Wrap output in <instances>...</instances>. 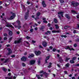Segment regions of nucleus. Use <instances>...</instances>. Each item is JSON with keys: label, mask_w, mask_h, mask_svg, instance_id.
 <instances>
[{"label": "nucleus", "mask_w": 79, "mask_h": 79, "mask_svg": "<svg viewBox=\"0 0 79 79\" xmlns=\"http://www.w3.org/2000/svg\"><path fill=\"white\" fill-rule=\"evenodd\" d=\"M11 57H12V58H15V55H12V56H11Z\"/></svg>", "instance_id": "47"}, {"label": "nucleus", "mask_w": 79, "mask_h": 79, "mask_svg": "<svg viewBox=\"0 0 79 79\" xmlns=\"http://www.w3.org/2000/svg\"><path fill=\"white\" fill-rule=\"evenodd\" d=\"M65 16L66 18L67 19H69L70 18H71V17H70V16L69 15V14H66L65 15Z\"/></svg>", "instance_id": "17"}, {"label": "nucleus", "mask_w": 79, "mask_h": 79, "mask_svg": "<svg viewBox=\"0 0 79 79\" xmlns=\"http://www.w3.org/2000/svg\"><path fill=\"white\" fill-rule=\"evenodd\" d=\"M40 76V75H37L36 74V77H37L38 79H41V77Z\"/></svg>", "instance_id": "28"}, {"label": "nucleus", "mask_w": 79, "mask_h": 79, "mask_svg": "<svg viewBox=\"0 0 79 79\" xmlns=\"http://www.w3.org/2000/svg\"><path fill=\"white\" fill-rule=\"evenodd\" d=\"M54 22L56 24V23H58V20H57V19H54Z\"/></svg>", "instance_id": "22"}, {"label": "nucleus", "mask_w": 79, "mask_h": 79, "mask_svg": "<svg viewBox=\"0 0 79 79\" xmlns=\"http://www.w3.org/2000/svg\"><path fill=\"white\" fill-rule=\"evenodd\" d=\"M35 41H34V40H32V43H33V44H34L35 43Z\"/></svg>", "instance_id": "57"}, {"label": "nucleus", "mask_w": 79, "mask_h": 79, "mask_svg": "<svg viewBox=\"0 0 79 79\" xmlns=\"http://www.w3.org/2000/svg\"><path fill=\"white\" fill-rule=\"evenodd\" d=\"M59 60L60 63H62L63 62V59L61 58V57H59Z\"/></svg>", "instance_id": "20"}, {"label": "nucleus", "mask_w": 79, "mask_h": 79, "mask_svg": "<svg viewBox=\"0 0 79 79\" xmlns=\"http://www.w3.org/2000/svg\"><path fill=\"white\" fill-rule=\"evenodd\" d=\"M52 51L54 52H55L56 51V49L55 48H53L52 49Z\"/></svg>", "instance_id": "41"}, {"label": "nucleus", "mask_w": 79, "mask_h": 79, "mask_svg": "<svg viewBox=\"0 0 79 79\" xmlns=\"http://www.w3.org/2000/svg\"><path fill=\"white\" fill-rule=\"evenodd\" d=\"M44 29H45V26H43L41 27L40 28V29L42 31H44Z\"/></svg>", "instance_id": "19"}, {"label": "nucleus", "mask_w": 79, "mask_h": 79, "mask_svg": "<svg viewBox=\"0 0 79 79\" xmlns=\"http://www.w3.org/2000/svg\"><path fill=\"white\" fill-rule=\"evenodd\" d=\"M49 58H50V56H47L46 57V60H49Z\"/></svg>", "instance_id": "40"}, {"label": "nucleus", "mask_w": 79, "mask_h": 79, "mask_svg": "<svg viewBox=\"0 0 79 79\" xmlns=\"http://www.w3.org/2000/svg\"><path fill=\"white\" fill-rule=\"evenodd\" d=\"M12 34H13V32L12 31H10L9 32V35H12Z\"/></svg>", "instance_id": "26"}, {"label": "nucleus", "mask_w": 79, "mask_h": 79, "mask_svg": "<svg viewBox=\"0 0 79 79\" xmlns=\"http://www.w3.org/2000/svg\"><path fill=\"white\" fill-rule=\"evenodd\" d=\"M55 26L56 27V28L57 29H58L59 28V26H58V25L57 24H55Z\"/></svg>", "instance_id": "32"}, {"label": "nucleus", "mask_w": 79, "mask_h": 79, "mask_svg": "<svg viewBox=\"0 0 79 79\" xmlns=\"http://www.w3.org/2000/svg\"><path fill=\"white\" fill-rule=\"evenodd\" d=\"M16 15H15V13H13L12 14V15L11 16L9 19L10 20H12L13 19L15 18Z\"/></svg>", "instance_id": "6"}, {"label": "nucleus", "mask_w": 79, "mask_h": 79, "mask_svg": "<svg viewBox=\"0 0 79 79\" xmlns=\"http://www.w3.org/2000/svg\"><path fill=\"white\" fill-rule=\"evenodd\" d=\"M7 50L9 52L7 53L6 55H7V56H8L10 55L11 53H12V51L10 48H8L7 49Z\"/></svg>", "instance_id": "4"}, {"label": "nucleus", "mask_w": 79, "mask_h": 79, "mask_svg": "<svg viewBox=\"0 0 79 79\" xmlns=\"http://www.w3.org/2000/svg\"><path fill=\"white\" fill-rule=\"evenodd\" d=\"M74 47H77V44H74Z\"/></svg>", "instance_id": "48"}, {"label": "nucleus", "mask_w": 79, "mask_h": 79, "mask_svg": "<svg viewBox=\"0 0 79 79\" xmlns=\"http://www.w3.org/2000/svg\"><path fill=\"white\" fill-rule=\"evenodd\" d=\"M7 40V37H5L4 38V40Z\"/></svg>", "instance_id": "55"}, {"label": "nucleus", "mask_w": 79, "mask_h": 79, "mask_svg": "<svg viewBox=\"0 0 79 79\" xmlns=\"http://www.w3.org/2000/svg\"><path fill=\"white\" fill-rule=\"evenodd\" d=\"M76 57H73L72 59L73 60V61H74V60H76Z\"/></svg>", "instance_id": "37"}, {"label": "nucleus", "mask_w": 79, "mask_h": 79, "mask_svg": "<svg viewBox=\"0 0 79 79\" xmlns=\"http://www.w3.org/2000/svg\"><path fill=\"white\" fill-rule=\"evenodd\" d=\"M57 57L59 58L60 57V55L59 54H57Z\"/></svg>", "instance_id": "50"}, {"label": "nucleus", "mask_w": 79, "mask_h": 79, "mask_svg": "<svg viewBox=\"0 0 79 79\" xmlns=\"http://www.w3.org/2000/svg\"><path fill=\"white\" fill-rule=\"evenodd\" d=\"M45 63H46V64H47V63H48V62L47 61V60H45Z\"/></svg>", "instance_id": "62"}, {"label": "nucleus", "mask_w": 79, "mask_h": 79, "mask_svg": "<svg viewBox=\"0 0 79 79\" xmlns=\"http://www.w3.org/2000/svg\"><path fill=\"white\" fill-rule=\"evenodd\" d=\"M70 27V26H66L64 27V29H67L68 28Z\"/></svg>", "instance_id": "24"}, {"label": "nucleus", "mask_w": 79, "mask_h": 79, "mask_svg": "<svg viewBox=\"0 0 79 79\" xmlns=\"http://www.w3.org/2000/svg\"><path fill=\"white\" fill-rule=\"evenodd\" d=\"M69 60H70V58H68L67 57H66L65 61L66 62H68Z\"/></svg>", "instance_id": "27"}, {"label": "nucleus", "mask_w": 79, "mask_h": 79, "mask_svg": "<svg viewBox=\"0 0 79 79\" xmlns=\"http://www.w3.org/2000/svg\"><path fill=\"white\" fill-rule=\"evenodd\" d=\"M72 5L73 6H77L78 5H79V3L77 2H74V1H73L71 3Z\"/></svg>", "instance_id": "2"}, {"label": "nucleus", "mask_w": 79, "mask_h": 79, "mask_svg": "<svg viewBox=\"0 0 79 79\" xmlns=\"http://www.w3.org/2000/svg\"><path fill=\"white\" fill-rule=\"evenodd\" d=\"M29 17L28 15H25V19L26 20V19H27V18Z\"/></svg>", "instance_id": "36"}, {"label": "nucleus", "mask_w": 79, "mask_h": 79, "mask_svg": "<svg viewBox=\"0 0 79 79\" xmlns=\"http://www.w3.org/2000/svg\"><path fill=\"white\" fill-rule=\"evenodd\" d=\"M27 52H25L24 53V55H27Z\"/></svg>", "instance_id": "64"}, {"label": "nucleus", "mask_w": 79, "mask_h": 79, "mask_svg": "<svg viewBox=\"0 0 79 79\" xmlns=\"http://www.w3.org/2000/svg\"><path fill=\"white\" fill-rule=\"evenodd\" d=\"M76 42H79V39L77 38V39L75 40Z\"/></svg>", "instance_id": "46"}, {"label": "nucleus", "mask_w": 79, "mask_h": 79, "mask_svg": "<svg viewBox=\"0 0 79 79\" xmlns=\"http://www.w3.org/2000/svg\"><path fill=\"white\" fill-rule=\"evenodd\" d=\"M48 27H50V26H51V24H50V23H48Z\"/></svg>", "instance_id": "59"}, {"label": "nucleus", "mask_w": 79, "mask_h": 79, "mask_svg": "<svg viewBox=\"0 0 79 79\" xmlns=\"http://www.w3.org/2000/svg\"><path fill=\"white\" fill-rule=\"evenodd\" d=\"M26 60H27V58L25 57V56H23L21 58V60L22 61H26Z\"/></svg>", "instance_id": "12"}, {"label": "nucleus", "mask_w": 79, "mask_h": 79, "mask_svg": "<svg viewBox=\"0 0 79 79\" xmlns=\"http://www.w3.org/2000/svg\"><path fill=\"white\" fill-rule=\"evenodd\" d=\"M75 66H79V64H75Z\"/></svg>", "instance_id": "61"}, {"label": "nucleus", "mask_w": 79, "mask_h": 79, "mask_svg": "<svg viewBox=\"0 0 79 79\" xmlns=\"http://www.w3.org/2000/svg\"><path fill=\"white\" fill-rule=\"evenodd\" d=\"M63 13H64L63 12H62V11H60L58 12V15H60L61 16V17H62V18H63V17H64Z\"/></svg>", "instance_id": "16"}, {"label": "nucleus", "mask_w": 79, "mask_h": 79, "mask_svg": "<svg viewBox=\"0 0 79 79\" xmlns=\"http://www.w3.org/2000/svg\"><path fill=\"white\" fill-rule=\"evenodd\" d=\"M56 52H57L59 53H60V50H58L56 49Z\"/></svg>", "instance_id": "58"}, {"label": "nucleus", "mask_w": 79, "mask_h": 79, "mask_svg": "<svg viewBox=\"0 0 79 79\" xmlns=\"http://www.w3.org/2000/svg\"><path fill=\"white\" fill-rule=\"evenodd\" d=\"M35 20H36V19H39V17L37 16V17H36V18H35Z\"/></svg>", "instance_id": "51"}, {"label": "nucleus", "mask_w": 79, "mask_h": 79, "mask_svg": "<svg viewBox=\"0 0 79 79\" xmlns=\"http://www.w3.org/2000/svg\"><path fill=\"white\" fill-rule=\"evenodd\" d=\"M26 38L27 39L29 40V39H31V37H30L28 36H26Z\"/></svg>", "instance_id": "38"}, {"label": "nucleus", "mask_w": 79, "mask_h": 79, "mask_svg": "<svg viewBox=\"0 0 79 79\" xmlns=\"http://www.w3.org/2000/svg\"><path fill=\"white\" fill-rule=\"evenodd\" d=\"M30 31L31 32H32L33 31H34V29H33L32 28H31L30 30Z\"/></svg>", "instance_id": "42"}, {"label": "nucleus", "mask_w": 79, "mask_h": 79, "mask_svg": "<svg viewBox=\"0 0 79 79\" xmlns=\"http://www.w3.org/2000/svg\"><path fill=\"white\" fill-rule=\"evenodd\" d=\"M57 65L58 67V68H60L61 66H60V65H59V64H57Z\"/></svg>", "instance_id": "56"}, {"label": "nucleus", "mask_w": 79, "mask_h": 79, "mask_svg": "<svg viewBox=\"0 0 79 79\" xmlns=\"http://www.w3.org/2000/svg\"><path fill=\"white\" fill-rule=\"evenodd\" d=\"M38 64H40V61L39 60L38 62Z\"/></svg>", "instance_id": "52"}, {"label": "nucleus", "mask_w": 79, "mask_h": 79, "mask_svg": "<svg viewBox=\"0 0 79 79\" xmlns=\"http://www.w3.org/2000/svg\"><path fill=\"white\" fill-rule=\"evenodd\" d=\"M43 23H46V24H47V23H48V22H47V21L45 20H46V19H45V18H44L43 19Z\"/></svg>", "instance_id": "21"}, {"label": "nucleus", "mask_w": 79, "mask_h": 79, "mask_svg": "<svg viewBox=\"0 0 79 79\" xmlns=\"http://www.w3.org/2000/svg\"><path fill=\"white\" fill-rule=\"evenodd\" d=\"M73 33H74V34H76V30H74L73 31Z\"/></svg>", "instance_id": "54"}, {"label": "nucleus", "mask_w": 79, "mask_h": 79, "mask_svg": "<svg viewBox=\"0 0 79 79\" xmlns=\"http://www.w3.org/2000/svg\"><path fill=\"white\" fill-rule=\"evenodd\" d=\"M65 49V50H70V51H71V50H73L74 51V49L73 48H70V47H69V46H66V47L64 48Z\"/></svg>", "instance_id": "1"}, {"label": "nucleus", "mask_w": 79, "mask_h": 79, "mask_svg": "<svg viewBox=\"0 0 79 79\" xmlns=\"http://www.w3.org/2000/svg\"><path fill=\"white\" fill-rule=\"evenodd\" d=\"M3 35L5 37H7V36H8V35L7 34L5 33L3 34Z\"/></svg>", "instance_id": "39"}, {"label": "nucleus", "mask_w": 79, "mask_h": 79, "mask_svg": "<svg viewBox=\"0 0 79 79\" xmlns=\"http://www.w3.org/2000/svg\"><path fill=\"white\" fill-rule=\"evenodd\" d=\"M17 23L18 24V25L19 26L18 29H19L20 28H21V26H20L21 25V22H20V21L19 20H18L16 21Z\"/></svg>", "instance_id": "10"}, {"label": "nucleus", "mask_w": 79, "mask_h": 79, "mask_svg": "<svg viewBox=\"0 0 79 79\" xmlns=\"http://www.w3.org/2000/svg\"><path fill=\"white\" fill-rule=\"evenodd\" d=\"M52 33H60V32H61V30H53L52 31Z\"/></svg>", "instance_id": "13"}, {"label": "nucleus", "mask_w": 79, "mask_h": 79, "mask_svg": "<svg viewBox=\"0 0 79 79\" xmlns=\"http://www.w3.org/2000/svg\"><path fill=\"white\" fill-rule=\"evenodd\" d=\"M70 63L71 64H73V63H74V61L72 60L70 61Z\"/></svg>", "instance_id": "29"}, {"label": "nucleus", "mask_w": 79, "mask_h": 79, "mask_svg": "<svg viewBox=\"0 0 79 79\" xmlns=\"http://www.w3.org/2000/svg\"><path fill=\"white\" fill-rule=\"evenodd\" d=\"M29 10H27V11L25 13L26 15L29 16Z\"/></svg>", "instance_id": "25"}, {"label": "nucleus", "mask_w": 79, "mask_h": 79, "mask_svg": "<svg viewBox=\"0 0 79 79\" xmlns=\"http://www.w3.org/2000/svg\"><path fill=\"white\" fill-rule=\"evenodd\" d=\"M42 44L44 47H46L47 46V43L45 41H43Z\"/></svg>", "instance_id": "11"}, {"label": "nucleus", "mask_w": 79, "mask_h": 79, "mask_svg": "<svg viewBox=\"0 0 79 79\" xmlns=\"http://www.w3.org/2000/svg\"><path fill=\"white\" fill-rule=\"evenodd\" d=\"M35 63V60H31L30 61V64L31 65H33Z\"/></svg>", "instance_id": "9"}, {"label": "nucleus", "mask_w": 79, "mask_h": 79, "mask_svg": "<svg viewBox=\"0 0 79 79\" xmlns=\"http://www.w3.org/2000/svg\"><path fill=\"white\" fill-rule=\"evenodd\" d=\"M39 48H43V47L41 45H39Z\"/></svg>", "instance_id": "45"}, {"label": "nucleus", "mask_w": 79, "mask_h": 79, "mask_svg": "<svg viewBox=\"0 0 79 79\" xmlns=\"http://www.w3.org/2000/svg\"><path fill=\"white\" fill-rule=\"evenodd\" d=\"M59 1L60 3H63L64 2V0H59Z\"/></svg>", "instance_id": "35"}, {"label": "nucleus", "mask_w": 79, "mask_h": 79, "mask_svg": "<svg viewBox=\"0 0 79 79\" xmlns=\"http://www.w3.org/2000/svg\"><path fill=\"white\" fill-rule=\"evenodd\" d=\"M41 13L40 12H38L36 14V16H37L39 17Z\"/></svg>", "instance_id": "30"}, {"label": "nucleus", "mask_w": 79, "mask_h": 79, "mask_svg": "<svg viewBox=\"0 0 79 79\" xmlns=\"http://www.w3.org/2000/svg\"><path fill=\"white\" fill-rule=\"evenodd\" d=\"M49 48H50V49H51V50H52V48H53V47L51 46L49 47Z\"/></svg>", "instance_id": "53"}, {"label": "nucleus", "mask_w": 79, "mask_h": 79, "mask_svg": "<svg viewBox=\"0 0 79 79\" xmlns=\"http://www.w3.org/2000/svg\"><path fill=\"white\" fill-rule=\"evenodd\" d=\"M8 60H9V59L8 58L4 62V63H7L8 61Z\"/></svg>", "instance_id": "31"}, {"label": "nucleus", "mask_w": 79, "mask_h": 79, "mask_svg": "<svg viewBox=\"0 0 79 79\" xmlns=\"http://www.w3.org/2000/svg\"><path fill=\"white\" fill-rule=\"evenodd\" d=\"M48 68H51V67H52V65H49L48 66Z\"/></svg>", "instance_id": "60"}, {"label": "nucleus", "mask_w": 79, "mask_h": 79, "mask_svg": "<svg viewBox=\"0 0 79 79\" xmlns=\"http://www.w3.org/2000/svg\"><path fill=\"white\" fill-rule=\"evenodd\" d=\"M60 37H61L62 38H63V37H64V38H66V37H67V36H66V35H60Z\"/></svg>", "instance_id": "23"}, {"label": "nucleus", "mask_w": 79, "mask_h": 79, "mask_svg": "<svg viewBox=\"0 0 79 79\" xmlns=\"http://www.w3.org/2000/svg\"><path fill=\"white\" fill-rule=\"evenodd\" d=\"M71 12L72 13H73V15H75L76 14H77V12H76V11L75 10H71Z\"/></svg>", "instance_id": "18"}, {"label": "nucleus", "mask_w": 79, "mask_h": 79, "mask_svg": "<svg viewBox=\"0 0 79 79\" xmlns=\"http://www.w3.org/2000/svg\"><path fill=\"white\" fill-rule=\"evenodd\" d=\"M22 65L23 67H25L26 66V64L24 63H22Z\"/></svg>", "instance_id": "43"}, {"label": "nucleus", "mask_w": 79, "mask_h": 79, "mask_svg": "<svg viewBox=\"0 0 79 79\" xmlns=\"http://www.w3.org/2000/svg\"><path fill=\"white\" fill-rule=\"evenodd\" d=\"M40 74L43 73V74H44L46 77H47V76L48 75V73H47L46 72H44V71L43 70H41L40 71Z\"/></svg>", "instance_id": "7"}, {"label": "nucleus", "mask_w": 79, "mask_h": 79, "mask_svg": "<svg viewBox=\"0 0 79 79\" xmlns=\"http://www.w3.org/2000/svg\"><path fill=\"white\" fill-rule=\"evenodd\" d=\"M6 27H11V28H12V29L14 28V27L13 26V25L9 24L8 23H7L6 24Z\"/></svg>", "instance_id": "8"}, {"label": "nucleus", "mask_w": 79, "mask_h": 79, "mask_svg": "<svg viewBox=\"0 0 79 79\" xmlns=\"http://www.w3.org/2000/svg\"><path fill=\"white\" fill-rule=\"evenodd\" d=\"M13 37H10L9 39V40H10L11 41V40H12V39Z\"/></svg>", "instance_id": "49"}, {"label": "nucleus", "mask_w": 79, "mask_h": 79, "mask_svg": "<svg viewBox=\"0 0 79 79\" xmlns=\"http://www.w3.org/2000/svg\"><path fill=\"white\" fill-rule=\"evenodd\" d=\"M42 5H43V7H46V6H47V5H46V4H45V2L44 1H42Z\"/></svg>", "instance_id": "15"}, {"label": "nucleus", "mask_w": 79, "mask_h": 79, "mask_svg": "<svg viewBox=\"0 0 79 79\" xmlns=\"http://www.w3.org/2000/svg\"><path fill=\"white\" fill-rule=\"evenodd\" d=\"M29 56H28V58H33L34 56V55L32 53H31V54H29Z\"/></svg>", "instance_id": "14"}, {"label": "nucleus", "mask_w": 79, "mask_h": 79, "mask_svg": "<svg viewBox=\"0 0 79 79\" xmlns=\"http://www.w3.org/2000/svg\"><path fill=\"white\" fill-rule=\"evenodd\" d=\"M2 69L4 72H6V71L7 70L4 67Z\"/></svg>", "instance_id": "33"}, {"label": "nucleus", "mask_w": 79, "mask_h": 79, "mask_svg": "<svg viewBox=\"0 0 79 79\" xmlns=\"http://www.w3.org/2000/svg\"><path fill=\"white\" fill-rule=\"evenodd\" d=\"M47 32L48 33V34H51V31H47Z\"/></svg>", "instance_id": "44"}, {"label": "nucleus", "mask_w": 79, "mask_h": 79, "mask_svg": "<svg viewBox=\"0 0 79 79\" xmlns=\"http://www.w3.org/2000/svg\"><path fill=\"white\" fill-rule=\"evenodd\" d=\"M69 63H67V64H66L65 66L66 67H69Z\"/></svg>", "instance_id": "34"}, {"label": "nucleus", "mask_w": 79, "mask_h": 79, "mask_svg": "<svg viewBox=\"0 0 79 79\" xmlns=\"http://www.w3.org/2000/svg\"><path fill=\"white\" fill-rule=\"evenodd\" d=\"M49 29L50 30H52L53 29V28L52 27H51L49 28Z\"/></svg>", "instance_id": "63"}, {"label": "nucleus", "mask_w": 79, "mask_h": 79, "mask_svg": "<svg viewBox=\"0 0 79 79\" xmlns=\"http://www.w3.org/2000/svg\"><path fill=\"white\" fill-rule=\"evenodd\" d=\"M35 53L36 56H39L40 55H41V52L40 51H35Z\"/></svg>", "instance_id": "3"}, {"label": "nucleus", "mask_w": 79, "mask_h": 79, "mask_svg": "<svg viewBox=\"0 0 79 79\" xmlns=\"http://www.w3.org/2000/svg\"><path fill=\"white\" fill-rule=\"evenodd\" d=\"M22 39H20L18 40H15L14 42V43L15 44H19L21 42V40Z\"/></svg>", "instance_id": "5"}]
</instances>
